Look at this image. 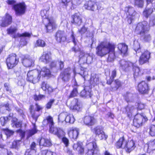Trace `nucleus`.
<instances>
[{"label":"nucleus","instance_id":"nucleus-27","mask_svg":"<svg viewBox=\"0 0 155 155\" xmlns=\"http://www.w3.org/2000/svg\"><path fill=\"white\" fill-rule=\"evenodd\" d=\"M118 48L120 54L125 55L127 54L128 49L127 46L125 44H120L118 45Z\"/></svg>","mask_w":155,"mask_h":155},{"label":"nucleus","instance_id":"nucleus-53","mask_svg":"<svg viewBox=\"0 0 155 155\" xmlns=\"http://www.w3.org/2000/svg\"><path fill=\"white\" fill-rule=\"evenodd\" d=\"M45 97V95H39L38 96L36 95H35L34 96V100L36 101L41 100V99L44 98Z\"/></svg>","mask_w":155,"mask_h":155},{"label":"nucleus","instance_id":"nucleus-60","mask_svg":"<svg viewBox=\"0 0 155 155\" xmlns=\"http://www.w3.org/2000/svg\"><path fill=\"white\" fill-rule=\"evenodd\" d=\"M54 101V99L50 100L46 104V108L47 109L50 108Z\"/></svg>","mask_w":155,"mask_h":155},{"label":"nucleus","instance_id":"nucleus-55","mask_svg":"<svg viewBox=\"0 0 155 155\" xmlns=\"http://www.w3.org/2000/svg\"><path fill=\"white\" fill-rule=\"evenodd\" d=\"M75 101L76 104L73 107L72 109L74 110L79 111L81 108L80 105L78 104V101L77 100H75Z\"/></svg>","mask_w":155,"mask_h":155},{"label":"nucleus","instance_id":"nucleus-8","mask_svg":"<svg viewBox=\"0 0 155 155\" xmlns=\"http://www.w3.org/2000/svg\"><path fill=\"white\" fill-rule=\"evenodd\" d=\"M147 120V117L142 114H137L133 120V124L134 126L139 127L141 126L143 123Z\"/></svg>","mask_w":155,"mask_h":155},{"label":"nucleus","instance_id":"nucleus-58","mask_svg":"<svg viewBox=\"0 0 155 155\" xmlns=\"http://www.w3.org/2000/svg\"><path fill=\"white\" fill-rule=\"evenodd\" d=\"M87 31V28L84 26L80 29L78 31L81 35H82L85 33H86Z\"/></svg>","mask_w":155,"mask_h":155},{"label":"nucleus","instance_id":"nucleus-56","mask_svg":"<svg viewBox=\"0 0 155 155\" xmlns=\"http://www.w3.org/2000/svg\"><path fill=\"white\" fill-rule=\"evenodd\" d=\"M98 136L99 138L101 140H106L107 137V136L105 135L104 131L102 133H101V134Z\"/></svg>","mask_w":155,"mask_h":155},{"label":"nucleus","instance_id":"nucleus-48","mask_svg":"<svg viewBox=\"0 0 155 155\" xmlns=\"http://www.w3.org/2000/svg\"><path fill=\"white\" fill-rule=\"evenodd\" d=\"M45 41L41 40H38L35 44V46L41 47H44L45 46Z\"/></svg>","mask_w":155,"mask_h":155},{"label":"nucleus","instance_id":"nucleus-57","mask_svg":"<svg viewBox=\"0 0 155 155\" xmlns=\"http://www.w3.org/2000/svg\"><path fill=\"white\" fill-rule=\"evenodd\" d=\"M48 85L49 84H47V82L43 81L41 84V87L43 90L46 91Z\"/></svg>","mask_w":155,"mask_h":155},{"label":"nucleus","instance_id":"nucleus-59","mask_svg":"<svg viewBox=\"0 0 155 155\" xmlns=\"http://www.w3.org/2000/svg\"><path fill=\"white\" fill-rule=\"evenodd\" d=\"M82 143L79 142H77L76 143H75L73 145V148L74 149L78 150L79 148H80V146H81Z\"/></svg>","mask_w":155,"mask_h":155},{"label":"nucleus","instance_id":"nucleus-1","mask_svg":"<svg viewBox=\"0 0 155 155\" xmlns=\"http://www.w3.org/2000/svg\"><path fill=\"white\" fill-rule=\"evenodd\" d=\"M115 48L114 44L105 42H101L97 47V54L98 55L102 57L108 53L109 55L107 61L112 62L115 58Z\"/></svg>","mask_w":155,"mask_h":155},{"label":"nucleus","instance_id":"nucleus-26","mask_svg":"<svg viewBox=\"0 0 155 155\" xmlns=\"http://www.w3.org/2000/svg\"><path fill=\"white\" fill-rule=\"evenodd\" d=\"M124 11L127 16L133 17L135 16L137 14L134 8L131 6L126 7L125 8Z\"/></svg>","mask_w":155,"mask_h":155},{"label":"nucleus","instance_id":"nucleus-21","mask_svg":"<svg viewBox=\"0 0 155 155\" xmlns=\"http://www.w3.org/2000/svg\"><path fill=\"white\" fill-rule=\"evenodd\" d=\"M96 121V119L93 117L90 116H85L84 119V124L88 126L94 125Z\"/></svg>","mask_w":155,"mask_h":155},{"label":"nucleus","instance_id":"nucleus-50","mask_svg":"<svg viewBox=\"0 0 155 155\" xmlns=\"http://www.w3.org/2000/svg\"><path fill=\"white\" fill-rule=\"evenodd\" d=\"M9 117H10V116L9 117H1L0 118V121L1 124L2 126H4L6 123L7 121L9 119Z\"/></svg>","mask_w":155,"mask_h":155},{"label":"nucleus","instance_id":"nucleus-62","mask_svg":"<svg viewBox=\"0 0 155 155\" xmlns=\"http://www.w3.org/2000/svg\"><path fill=\"white\" fill-rule=\"evenodd\" d=\"M115 83V88L117 89L121 86L120 82L118 80H115L114 81Z\"/></svg>","mask_w":155,"mask_h":155},{"label":"nucleus","instance_id":"nucleus-23","mask_svg":"<svg viewBox=\"0 0 155 155\" xmlns=\"http://www.w3.org/2000/svg\"><path fill=\"white\" fill-rule=\"evenodd\" d=\"M34 60L31 57L25 58L23 60L22 64L26 67L33 66L34 65Z\"/></svg>","mask_w":155,"mask_h":155},{"label":"nucleus","instance_id":"nucleus-18","mask_svg":"<svg viewBox=\"0 0 155 155\" xmlns=\"http://www.w3.org/2000/svg\"><path fill=\"white\" fill-rule=\"evenodd\" d=\"M150 56V53L148 51H145L140 56L139 60L140 64L142 65L147 62Z\"/></svg>","mask_w":155,"mask_h":155},{"label":"nucleus","instance_id":"nucleus-39","mask_svg":"<svg viewBox=\"0 0 155 155\" xmlns=\"http://www.w3.org/2000/svg\"><path fill=\"white\" fill-rule=\"evenodd\" d=\"M12 122V125L14 127L19 128L21 126V122L18 121L16 118H13Z\"/></svg>","mask_w":155,"mask_h":155},{"label":"nucleus","instance_id":"nucleus-16","mask_svg":"<svg viewBox=\"0 0 155 155\" xmlns=\"http://www.w3.org/2000/svg\"><path fill=\"white\" fill-rule=\"evenodd\" d=\"M138 91L142 94H146L149 90L148 84L145 81H142L138 85Z\"/></svg>","mask_w":155,"mask_h":155},{"label":"nucleus","instance_id":"nucleus-6","mask_svg":"<svg viewBox=\"0 0 155 155\" xmlns=\"http://www.w3.org/2000/svg\"><path fill=\"white\" fill-rule=\"evenodd\" d=\"M59 122H63L65 121L66 123L73 124L75 121V119L72 114L67 112H63L61 113L58 116Z\"/></svg>","mask_w":155,"mask_h":155},{"label":"nucleus","instance_id":"nucleus-2","mask_svg":"<svg viewBox=\"0 0 155 155\" xmlns=\"http://www.w3.org/2000/svg\"><path fill=\"white\" fill-rule=\"evenodd\" d=\"M71 38L72 39L73 43L75 45V46L72 48V51H74L75 53L79 52L84 54L83 56L81 55V54L80 55V61H83V62L84 63H86L88 64L91 63L92 61L93 57L92 56L89 55L88 54H85L82 52H81L80 49L79 48H77L76 46V45L77 44V40L75 39V36L74 35V32L73 31H72L71 33Z\"/></svg>","mask_w":155,"mask_h":155},{"label":"nucleus","instance_id":"nucleus-7","mask_svg":"<svg viewBox=\"0 0 155 155\" xmlns=\"http://www.w3.org/2000/svg\"><path fill=\"white\" fill-rule=\"evenodd\" d=\"M136 31L140 35H143L144 33L148 32L149 26L146 21H143L138 23L136 28Z\"/></svg>","mask_w":155,"mask_h":155},{"label":"nucleus","instance_id":"nucleus-44","mask_svg":"<svg viewBox=\"0 0 155 155\" xmlns=\"http://www.w3.org/2000/svg\"><path fill=\"white\" fill-rule=\"evenodd\" d=\"M25 155H38V153H37L36 150H30L28 149L25 152Z\"/></svg>","mask_w":155,"mask_h":155},{"label":"nucleus","instance_id":"nucleus-34","mask_svg":"<svg viewBox=\"0 0 155 155\" xmlns=\"http://www.w3.org/2000/svg\"><path fill=\"white\" fill-rule=\"evenodd\" d=\"M134 108L133 106H127L124 109L123 112L124 113L126 114L128 117H130L132 115Z\"/></svg>","mask_w":155,"mask_h":155},{"label":"nucleus","instance_id":"nucleus-47","mask_svg":"<svg viewBox=\"0 0 155 155\" xmlns=\"http://www.w3.org/2000/svg\"><path fill=\"white\" fill-rule=\"evenodd\" d=\"M133 47L137 53H139L140 51V44L138 42H134Z\"/></svg>","mask_w":155,"mask_h":155},{"label":"nucleus","instance_id":"nucleus-46","mask_svg":"<svg viewBox=\"0 0 155 155\" xmlns=\"http://www.w3.org/2000/svg\"><path fill=\"white\" fill-rule=\"evenodd\" d=\"M134 4L138 7L142 8L143 5V0H134Z\"/></svg>","mask_w":155,"mask_h":155},{"label":"nucleus","instance_id":"nucleus-14","mask_svg":"<svg viewBox=\"0 0 155 155\" xmlns=\"http://www.w3.org/2000/svg\"><path fill=\"white\" fill-rule=\"evenodd\" d=\"M31 33L28 32H25L22 34L18 33L13 36V38H15L18 37H21V44L23 45H25L27 44L26 40L27 38H29L31 36Z\"/></svg>","mask_w":155,"mask_h":155},{"label":"nucleus","instance_id":"nucleus-38","mask_svg":"<svg viewBox=\"0 0 155 155\" xmlns=\"http://www.w3.org/2000/svg\"><path fill=\"white\" fill-rule=\"evenodd\" d=\"M80 95L82 97L91 98V97L92 94L90 91H86V90L84 89L81 92Z\"/></svg>","mask_w":155,"mask_h":155},{"label":"nucleus","instance_id":"nucleus-24","mask_svg":"<svg viewBox=\"0 0 155 155\" xmlns=\"http://www.w3.org/2000/svg\"><path fill=\"white\" fill-rule=\"evenodd\" d=\"M97 4L91 1L86 2L84 5V7L86 9L94 11L96 10Z\"/></svg>","mask_w":155,"mask_h":155},{"label":"nucleus","instance_id":"nucleus-40","mask_svg":"<svg viewBox=\"0 0 155 155\" xmlns=\"http://www.w3.org/2000/svg\"><path fill=\"white\" fill-rule=\"evenodd\" d=\"M9 104L7 103L5 105H1L0 107V111L2 113L5 112L6 110L9 111L10 109L8 107Z\"/></svg>","mask_w":155,"mask_h":155},{"label":"nucleus","instance_id":"nucleus-5","mask_svg":"<svg viewBox=\"0 0 155 155\" xmlns=\"http://www.w3.org/2000/svg\"><path fill=\"white\" fill-rule=\"evenodd\" d=\"M19 59L15 54H10L6 60V63L8 69H12L18 63Z\"/></svg>","mask_w":155,"mask_h":155},{"label":"nucleus","instance_id":"nucleus-54","mask_svg":"<svg viewBox=\"0 0 155 155\" xmlns=\"http://www.w3.org/2000/svg\"><path fill=\"white\" fill-rule=\"evenodd\" d=\"M78 94V89L76 87H74L70 95V97H74L76 96Z\"/></svg>","mask_w":155,"mask_h":155},{"label":"nucleus","instance_id":"nucleus-9","mask_svg":"<svg viewBox=\"0 0 155 155\" xmlns=\"http://www.w3.org/2000/svg\"><path fill=\"white\" fill-rule=\"evenodd\" d=\"M87 147L88 149L87 153V155H100L97 150L96 143L93 141L87 145Z\"/></svg>","mask_w":155,"mask_h":155},{"label":"nucleus","instance_id":"nucleus-13","mask_svg":"<svg viewBox=\"0 0 155 155\" xmlns=\"http://www.w3.org/2000/svg\"><path fill=\"white\" fill-rule=\"evenodd\" d=\"M72 72L71 68H68L64 69L60 75V78L64 82H68L71 78V74Z\"/></svg>","mask_w":155,"mask_h":155},{"label":"nucleus","instance_id":"nucleus-25","mask_svg":"<svg viewBox=\"0 0 155 155\" xmlns=\"http://www.w3.org/2000/svg\"><path fill=\"white\" fill-rule=\"evenodd\" d=\"M135 146L134 141L133 140H131L127 141L126 142V147L124 148V149L127 152H130L133 150L135 148Z\"/></svg>","mask_w":155,"mask_h":155},{"label":"nucleus","instance_id":"nucleus-22","mask_svg":"<svg viewBox=\"0 0 155 155\" xmlns=\"http://www.w3.org/2000/svg\"><path fill=\"white\" fill-rule=\"evenodd\" d=\"M73 20L71 21L72 23L78 26H80L82 22V18L79 14H75L72 16Z\"/></svg>","mask_w":155,"mask_h":155},{"label":"nucleus","instance_id":"nucleus-37","mask_svg":"<svg viewBox=\"0 0 155 155\" xmlns=\"http://www.w3.org/2000/svg\"><path fill=\"white\" fill-rule=\"evenodd\" d=\"M21 142L20 140H14L12 143V148L18 150L20 147Z\"/></svg>","mask_w":155,"mask_h":155},{"label":"nucleus","instance_id":"nucleus-30","mask_svg":"<svg viewBox=\"0 0 155 155\" xmlns=\"http://www.w3.org/2000/svg\"><path fill=\"white\" fill-rule=\"evenodd\" d=\"M39 144L40 146L48 147L51 146L52 143L50 139L41 138L39 141Z\"/></svg>","mask_w":155,"mask_h":155},{"label":"nucleus","instance_id":"nucleus-35","mask_svg":"<svg viewBox=\"0 0 155 155\" xmlns=\"http://www.w3.org/2000/svg\"><path fill=\"white\" fill-rule=\"evenodd\" d=\"M100 80L98 76L96 74H93L91 75V83L93 85L98 84Z\"/></svg>","mask_w":155,"mask_h":155},{"label":"nucleus","instance_id":"nucleus-43","mask_svg":"<svg viewBox=\"0 0 155 155\" xmlns=\"http://www.w3.org/2000/svg\"><path fill=\"white\" fill-rule=\"evenodd\" d=\"M103 128L101 126H97L94 128V132L96 135H99L104 131Z\"/></svg>","mask_w":155,"mask_h":155},{"label":"nucleus","instance_id":"nucleus-20","mask_svg":"<svg viewBox=\"0 0 155 155\" xmlns=\"http://www.w3.org/2000/svg\"><path fill=\"white\" fill-rule=\"evenodd\" d=\"M40 60L46 64L49 63L51 60L50 53L48 52H44L40 57Z\"/></svg>","mask_w":155,"mask_h":155},{"label":"nucleus","instance_id":"nucleus-11","mask_svg":"<svg viewBox=\"0 0 155 155\" xmlns=\"http://www.w3.org/2000/svg\"><path fill=\"white\" fill-rule=\"evenodd\" d=\"M133 63L125 59H122L119 61L120 68L123 71H127L131 68Z\"/></svg>","mask_w":155,"mask_h":155},{"label":"nucleus","instance_id":"nucleus-32","mask_svg":"<svg viewBox=\"0 0 155 155\" xmlns=\"http://www.w3.org/2000/svg\"><path fill=\"white\" fill-rule=\"evenodd\" d=\"M43 124L44 125L48 124L49 125V127L53 126L54 125V123L52 117L50 116L47 117H46V119L44 120L43 121Z\"/></svg>","mask_w":155,"mask_h":155},{"label":"nucleus","instance_id":"nucleus-42","mask_svg":"<svg viewBox=\"0 0 155 155\" xmlns=\"http://www.w3.org/2000/svg\"><path fill=\"white\" fill-rule=\"evenodd\" d=\"M153 12V11L152 8H146L143 11V14L146 18H147Z\"/></svg>","mask_w":155,"mask_h":155},{"label":"nucleus","instance_id":"nucleus-28","mask_svg":"<svg viewBox=\"0 0 155 155\" xmlns=\"http://www.w3.org/2000/svg\"><path fill=\"white\" fill-rule=\"evenodd\" d=\"M50 66L51 68L56 67V69L60 68L61 70L64 67V62L61 61H58L56 62L52 61L51 62Z\"/></svg>","mask_w":155,"mask_h":155},{"label":"nucleus","instance_id":"nucleus-15","mask_svg":"<svg viewBox=\"0 0 155 155\" xmlns=\"http://www.w3.org/2000/svg\"><path fill=\"white\" fill-rule=\"evenodd\" d=\"M133 67L134 77L136 78L142 75L144 73V69L140 68L135 63H133Z\"/></svg>","mask_w":155,"mask_h":155},{"label":"nucleus","instance_id":"nucleus-36","mask_svg":"<svg viewBox=\"0 0 155 155\" xmlns=\"http://www.w3.org/2000/svg\"><path fill=\"white\" fill-rule=\"evenodd\" d=\"M33 128L31 130H28L27 132V133L28 135V138L34 135L36 133L37 131L35 124L34 123L33 124Z\"/></svg>","mask_w":155,"mask_h":155},{"label":"nucleus","instance_id":"nucleus-31","mask_svg":"<svg viewBox=\"0 0 155 155\" xmlns=\"http://www.w3.org/2000/svg\"><path fill=\"white\" fill-rule=\"evenodd\" d=\"M78 134V130L76 128L70 130L68 133L69 137L75 139L77 138Z\"/></svg>","mask_w":155,"mask_h":155},{"label":"nucleus","instance_id":"nucleus-45","mask_svg":"<svg viewBox=\"0 0 155 155\" xmlns=\"http://www.w3.org/2000/svg\"><path fill=\"white\" fill-rule=\"evenodd\" d=\"M17 30L18 29L16 27L11 26L7 29V33L9 34H12L15 33Z\"/></svg>","mask_w":155,"mask_h":155},{"label":"nucleus","instance_id":"nucleus-19","mask_svg":"<svg viewBox=\"0 0 155 155\" xmlns=\"http://www.w3.org/2000/svg\"><path fill=\"white\" fill-rule=\"evenodd\" d=\"M12 17L9 14L6 13L3 17L0 25L2 27H6L10 25L12 22Z\"/></svg>","mask_w":155,"mask_h":155},{"label":"nucleus","instance_id":"nucleus-49","mask_svg":"<svg viewBox=\"0 0 155 155\" xmlns=\"http://www.w3.org/2000/svg\"><path fill=\"white\" fill-rule=\"evenodd\" d=\"M41 155H57L56 153L50 151L44 150L41 151Z\"/></svg>","mask_w":155,"mask_h":155},{"label":"nucleus","instance_id":"nucleus-12","mask_svg":"<svg viewBox=\"0 0 155 155\" xmlns=\"http://www.w3.org/2000/svg\"><path fill=\"white\" fill-rule=\"evenodd\" d=\"M55 38L56 41L59 43L66 41L67 38L65 33L64 31L58 30L55 33Z\"/></svg>","mask_w":155,"mask_h":155},{"label":"nucleus","instance_id":"nucleus-17","mask_svg":"<svg viewBox=\"0 0 155 155\" xmlns=\"http://www.w3.org/2000/svg\"><path fill=\"white\" fill-rule=\"evenodd\" d=\"M50 132L55 134L59 137H62L64 135V132L60 128L54 127V126L50 127Z\"/></svg>","mask_w":155,"mask_h":155},{"label":"nucleus","instance_id":"nucleus-10","mask_svg":"<svg viewBox=\"0 0 155 155\" xmlns=\"http://www.w3.org/2000/svg\"><path fill=\"white\" fill-rule=\"evenodd\" d=\"M26 8V6L24 2L19 3L14 6L15 14L17 16H20L25 14Z\"/></svg>","mask_w":155,"mask_h":155},{"label":"nucleus","instance_id":"nucleus-33","mask_svg":"<svg viewBox=\"0 0 155 155\" xmlns=\"http://www.w3.org/2000/svg\"><path fill=\"white\" fill-rule=\"evenodd\" d=\"M39 72L40 75L43 77L48 76L51 74V72L49 69L45 67L43 68L41 71Z\"/></svg>","mask_w":155,"mask_h":155},{"label":"nucleus","instance_id":"nucleus-4","mask_svg":"<svg viewBox=\"0 0 155 155\" xmlns=\"http://www.w3.org/2000/svg\"><path fill=\"white\" fill-rule=\"evenodd\" d=\"M40 78L39 72L37 70L30 71L28 73L27 80L33 84L38 82Z\"/></svg>","mask_w":155,"mask_h":155},{"label":"nucleus","instance_id":"nucleus-29","mask_svg":"<svg viewBox=\"0 0 155 155\" xmlns=\"http://www.w3.org/2000/svg\"><path fill=\"white\" fill-rule=\"evenodd\" d=\"M127 141L125 140L124 137L120 138L118 141L116 143V146L117 148H122L124 149L126 147Z\"/></svg>","mask_w":155,"mask_h":155},{"label":"nucleus","instance_id":"nucleus-63","mask_svg":"<svg viewBox=\"0 0 155 155\" xmlns=\"http://www.w3.org/2000/svg\"><path fill=\"white\" fill-rule=\"evenodd\" d=\"M4 86L7 91L9 92H11V88L8 84L5 83L4 84Z\"/></svg>","mask_w":155,"mask_h":155},{"label":"nucleus","instance_id":"nucleus-41","mask_svg":"<svg viewBox=\"0 0 155 155\" xmlns=\"http://www.w3.org/2000/svg\"><path fill=\"white\" fill-rule=\"evenodd\" d=\"M143 34V35H140L144 41H148L150 40L151 39V36L148 33V32L144 33Z\"/></svg>","mask_w":155,"mask_h":155},{"label":"nucleus","instance_id":"nucleus-52","mask_svg":"<svg viewBox=\"0 0 155 155\" xmlns=\"http://www.w3.org/2000/svg\"><path fill=\"white\" fill-rule=\"evenodd\" d=\"M4 132L7 136V138L10 137L14 133L13 131L10 130L8 129H5L4 130Z\"/></svg>","mask_w":155,"mask_h":155},{"label":"nucleus","instance_id":"nucleus-64","mask_svg":"<svg viewBox=\"0 0 155 155\" xmlns=\"http://www.w3.org/2000/svg\"><path fill=\"white\" fill-rule=\"evenodd\" d=\"M62 141L66 147H67L69 144V140L66 137H63L62 139Z\"/></svg>","mask_w":155,"mask_h":155},{"label":"nucleus","instance_id":"nucleus-3","mask_svg":"<svg viewBox=\"0 0 155 155\" xmlns=\"http://www.w3.org/2000/svg\"><path fill=\"white\" fill-rule=\"evenodd\" d=\"M41 16L44 19L45 21L48 22V25H45L48 32L55 28L56 25L54 20L52 18H48V12L47 10H44L41 11Z\"/></svg>","mask_w":155,"mask_h":155},{"label":"nucleus","instance_id":"nucleus-61","mask_svg":"<svg viewBox=\"0 0 155 155\" xmlns=\"http://www.w3.org/2000/svg\"><path fill=\"white\" fill-rule=\"evenodd\" d=\"M137 106H138V109L141 110L144 108L145 104L140 102L137 103Z\"/></svg>","mask_w":155,"mask_h":155},{"label":"nucleus","instance_id":"nucleus-51","mask_svg":"<svg viewBox=\"0 0 155 155\" xmlns=\"http://www.w3.org/2000/svg\"><path fill=\"white\" fill-rule=\"evenodd\" d=\"M150 134L151 136H154L155 135V125H151L150 128Z\"/></svg>","mask_w":155,"mask_h":155}]
</instances>
